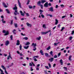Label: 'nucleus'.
<instances>
[{"mask_svg":"<svg viewBox=\"0 0 74 74\" xmlns=\"http://www.w3.org/2000/svg\"><path fill=\"white\" fill-rule=\"evenodd\" d=\"M49 32H50L49 34V36L50 37L51 35V32L50 30L46 32H41V33L42 35H44V34H47V33H49Z\"/></svg>","mask_w":74,"mask_h":74,"instance_id":"1","label":"nucleus"},{"mask_svg":"<svg viewBox=\"0 0 74 74\" xmlns=\"http://www.w3.org/2000/svg\"><path fill=\"white\" fill-rule=\"evenodd\" d=\"M2 32L3 33H5L4 34V36H7L9 34V32H8V31H7V32H6V31H5V30H3Z\"/></svg>","mask_w":74,"mask_h":74,"instance_id":"2","label":"nucleus"},{"mask_svg":"<svg viewBox=\"0 0 74 74\" xmlns=\"http://www.w3.org/2000/svg\"><path fill=\"white\" fill-rule=\"evenodd\" d=\"M49 11H51V12H53L54 11V10H53V8L52 7H51L49 8Z\"/></svg>","mask_w":74,"mask_h":74,"instance_id":"3","label":"nucleus"},{"mask_svg":"<svg viewBox=\"0 0 74 74\" xmlns=\"http://www.w3.org/2000/svg\"><path fill=\"white\" fill-rule=\"evenodd\" d=\"M14 15H16L17 14L19 15V13L18 12V10H15L14 11Z\"/></svg>","mask_w":74,"mask_h":74,"instance_id":"4","label":"nucleus"},{"mask_svg":"<svg viewBox=\"0 0 74 74\" xmlns=\"http://www.w3.org/2000/svg\"><path fill=\"white\" fill-rule=\"evenodd\" d=\"M20 12L21 16H25V14H26V12H25V11H24V13H23V12H22V11L21 10L20 11Z\"/></svg>","mask_w":74,"mask_h":74,"instance_id":"5","label":"nucleus"},{"mask_svg":"<svg viewBox=\"0 0 74 74\" xmlns=\"http://www.w3.org/2000/svg\"><path fill=\"white\" fill-rule=\"evenodd\" d=\"M44 7H48V2L46 3L44 5Z\"/></svg>","mask_w":74,"mask_h":74,"instance_id":"6","label":"nucleus"},{"mask_svg":"<svg viewBox=\"0 0 74 74\" xmlns=\"http://www.w3.org/2000/svg\"><path fill=\"white\" fill-rule=\"evenodd\" d=\"M53 60H54V58H51L49 59V60L50 62H52L53 61Z\"/></svg>","mask_w":74,"mask_h":74,"instance_id":"7","label":"nucleus"},{"mask_svg":"<svg viewBox=\"0 0 74 74\" xmlns=\"http://www.w3.org/2000/svg\"><path fill=\"white\" fill-rule=\"evenodd\" d=\"M18 5L20 8H22V6H21V4L19 2V0H18Z\"/></svg>","mask_w":74,"mask_h":74,"instance_id":"8","label":"nucleus"},{"mask_svg":"<svg viewBox=\"0 0 74 74\" xmlns=\"http://www.w3.org/2000/svg\"><path fill=\"white\" fill-rule=\"evenodd\" d=\"M10 58H11V59H12V57H11V55L10 54V53H9V55L8 56L7 59L8 60H9V59H10Z\"/></svg>","mask_w":74,"mask_h":74,"instance_id":"9","label":"nucleus"},{"mask_svg":"<svg viewBox=\"0 0 74 74\" xmlns=\"http://www.w3.org/2000/svg\"><path fill=\"white\" fill-rule=\"evenodd\" d=\"M40 64H38L36 66V70L38 71L39 70V67H40Z\"/></svg>","mask_w":74,"mask_h":74,"instance_id":"10","label":"nucleus"},{"mask_svg":"<svg viewBox=\"0 0 74 74\" xmlns=\"http://www.w3.org/2000/svg\"><path fill=\"white\" fill-rule=\"evenodd\" d=\"M20 45V41H19V40H18L17 41L16 45Z\"/></svg>","mask_w":74,"mask_h":74,"instance_id":"11","label":"nucleus"},{"mask_svg":"<svg viewBox=\"0 0 74 74\" xmlns=\"http://www.w3.org/2000/svg\"><path fill=\"white\" fill-rule=\"evenodd\" d=\"M9 41L8 40H7L6 41V42H5V45L6 46H7L8 44H9Z\"/></svg>","mask_w":74,"mask_h":74,"instance_id":"12","label":"nucleus"},{"mask_svg":"<svg viewBox=\"0 0 74 74\" xmlns=\"http://www.w3.org/2000/svg\"><path fill=\"white\" fill-rule=\"evenodd\" d=\"M2 4H3V5H4L5 8H7L8 7L6 5V4L5 3L3 2Z\"/></svg>","mask_w":74,"mask_h":74,"instance_id":"13","label":"nucleus"},{"mask_svg":"<svg viewBox=\"0 0 74 74\" xmlns=\"http://www.w3.org/2000/svg\"><path fill=\"white\" fill-rule=\"evenodd\" d=\"M60 63L61 64V65H62L63 64V60L62 59H61L60 60Z\"/></svg>","mask_w":74,"mask_h":74,"instance_id":"14","label":"nucleus"},{"mask_svg":"<svg viewBox=\"0 0 74 74\" xmlns=\"http://www.w3.org/2000/svg\"><path fill=\"white\" fill-rule=\"evenodd\" d=\"M26 25L28 26H30V27H32V25L30 24H29L28 23H26Z\"/></svg>","mask_w":74,"mask_h":74,"instance_id":"15","label":"nucleus"},{"mask_svg":"<svg viewBox=\"0 0 74 74\" xmlns=\"http://www.w3.org/2000/svg\"><path fill=\"white\" fill-rule=\"evenodd\" d=\"M34 47H36V46H37V45H36V43L34 44V43H33L32 44L31 46H33Z\"/></svg>","mask_w":74,"mask_h":74,"instance_id":"16","label":"nucleus"},{"mask_svg":"<svg viewBox=\"0 0 74 74\" xmlns=\"http://www.w3.org/2000/svg\"><path fill=\"white\" fill-rule=\"evenodd\" d=\"M41 1V3L42 4H43V3H45L46 2H47V1L45 0H42Z\"/></svg>","mask_w":74,"mask_h":74,"instance_id":"17","label":"nucleus"},{"mask_svg":"<svg viewBox=\"0 0 74 74\" xmlns=\"http://www.w3.org/2000/svg\"><path fill=\"white\" fill-rule=\"evenodd\" d=\"M5 11L7 12V14H10V12L8 9H6Z\"/></svg>","mask_w":74,"mask_h":74,"instance_id":"18","label":"nucleus"},{"mask_svg":"<svg viewBox=\"0 0 74 74\" xmlns=\"http://www.w3.org/2000/svg\"><path fill=\"white\" fill-rule=\"evenodd\" d=\"M17 9H18V8H17V6H15V7H14L13 8V10H17Z\"/></svg>","mask_w":74,"mask_h":74,"instance_id":"19","label":"nucleus"},{"mask_svg":"<svg viewBox=\"0 0 74 74\" xmlns=\"http://www.w3.org/2000/svg\"><path fill=\"white\" fill-rule=\"evenodd\" d=\"M16 32V30L14 29L12 31V32L14 34H16V32Z\"/></svg>","mask_w":74,"mask_h":74,"instance_id":"20","label":"nucleus"},{"mask_svg":"<svg viewBox=\"0 0 74 74\" xmlns=\"http://www.w3.org/2000/svg\"><path fill=\"white\" fill-rule=\"evenodd\" d=\"M37 3L38 4V5H41V1H38Z\"/></svg>","mask_w":74,"mask_h":74,"instance_id":"21","label":"nucleus"},{"mask_svg":"<svg viewBox=\"0 0 74 74\" xmlns=\"http://www.w3.org/2000/svg\"><path fill=\"white\" fill-rule=\"evenodd\" d=\"M50 53L51 55L52 56H53V51H51L50 52Z\"/></svg>","mask_w":74,"mask_h":74,"instance_id":"22","label":"nucleus"},{"mask_svg":"<svg viewBox=\"0 0 74 74\" xmlns=\"http://www.w3.org/2000/svg\"><path fill=\"white\" fill-rule=\"evenodd\" d=\"M29 45L27 46V47L24 46V49H28V48H29Z\"/></svg>","mask_w":74,"mask_h":74,"instance_id":"23","label":"nucleus"},{"mask_svg":"<svg viewBox=\"0 0 74 74\" xmlns=\"http://www.w3.org/2000/svg\"><path fill=\"white\" fill-rule=\"evenodd\" d=\"M36 39L37 40H40V39H41V37L39 36V37H37L36 38Z\"/></svg>","mask_w":74,"mask_h":74,"instance_id":"24","label":"nucleus"},{"mask_svg":"<svg viewBox=\"0 0 74 74\" xmlns=\"http://www.w3.org/2000/svg\"><path fill=\"white\" fill-rule=\"evenodd\" d=\"M40 53H41V55H44V53H43V51H42V50H41L40 51Z\"/></svg>","mask_w":74,"mask_h":74,"instance_id":"25","label":"nucleus"},{"mask_svg":"<svg viewBox=\"0 0 74 74\" xmlns=\"http://www.w3.org/2000/svg\"><path fill=\"white\" fill-rule=\"evenodd\" d=\"M1 21L2 22H3V23H5V22H6V21H4V19L3 18L1 20Z\"/></svg>","mask_w":74,"mask_h":74,"instance_id":"26","label":"nucleus"},{"mask_svg":"<svg viewBox=\"0 0 74 74\" xmlns=\"http://www.w3.org/2000/svg\"><path fill=\"white\" fill-rule=\"evenodd\" d=\"M30 44V42H27L25 44V45H29Z\"/></svg>","mask_w":74,"mask_h":74,"instance_id":"27","label":"nucleus"},{"mask_svg":"<svg viewBox=\"0 0 74 74\" xmlns=\"http://www.w3.org/2000/svg\"><path fill=\"white\" fill-rule=\"evenodd\" d=\"M51 49V46H49L48 47H47V51H48L49 50Z\"/></svg>","mask_w":74,"mask_h":74,"instance_id":"28","label":"nucleus"},{"mask_svg":"<svg viewBox=\"0 0 74 74\" xmlns=\"http://www.w3.org/2000/svg\"><path fill=\"white\" fill-rule=\"evenodd\" d=\"M23 40H28V38L27 37H25L23 38Z\"/></svg>","mask_w":74,"mask_h":74,"instance_id":"29","label":"nucleus"},{"mask_svg":"<svg viewBox=\"0 0 74 74\" xmlns=\"http://www.w3.org/2000/svg\"><path fill=\"white\" fill-rule=\"evenodd\" d=\"M58 23V20L56 19L55 25H57Z\"/></svg>","mask_w":74,"mask_h":74,"instance_id":"30","label":"nucleus"},{"mask_svg":"<svg viewBox=\"0 0 74 74\" xmlns=\"http://www.w3.org/2000/svg\"><path fill=\"white\" fill-rule=\"evenodd\" d=\"M71 56H70L69 57V60L70 61H71Z\"/></svg>","mask_w":74,"mask_h":74,"instance_id":"31","label":"nucleus"},{"mask_svg":"<svg viewBox=\"0 0 74 74\" xmlns=\"http://www.w3.org/2000/svg\"><path fill=\"white\" fill-rule=\"evenodd\" d=\"M42 27H43V28H44V29H46V25H45V24H43V25Z\"/></svg>","mask_w":74,"mask_h":74,"instance_id":"32","label":"nucleus"},{"mask_svg":"<svg viewBox=\"0 0 74 74\" xmlns=\"http://www.w3.org/2000/svg\"><path fill=\"white\" fill-rule=\"evenodd\" d=\"M47 16H49L51 18L53 16L52 15L49 14H47Z\"/></svg>","mask_w":74,"mask_h":74,"instance_id":"33","label":"nucleus"},{"mask_svg":"<svg viewBox=\"0 0 74 74\" xmlns=\"http://www.w3.org/2000/svg\"><path fill=\"white\" fill-rule=\"evenodd\" d=\"M45 56L47 57H48V54L47 53H45Z\"/></svg>","mask_w":74,"mask_h":74,"instance_id":"34","label":"nucleus"},{"mask_svg":"<svg viewBox=\"0 0 74 74\" xmlns=\"http://www.w3.org/2000/svg\"><path fill=\"white\" fill-rule=\"evenodd\" d=\"M39 56H34V57H33V59H34V58H38Z\"/></svg>","mask_w":74,"mask_h":74,"instance_id":"35","label":"nucleus"},{"mask_svg":"<svg viewBox=\"0 0 74 74\" xmlns=\"http://www.w3.org/2000/svg\"><path fill=\"white\" fill-rule=\"evenodd\" d=\"M28 7L30 9H32L33 8V7L30 5H29Z\"/></svg>","mask_w":74,"mask_h":74,"instance_id":"36","label":"nucleus"},{"mask_svg":"<svg viewBox=\"0 0 74 74\" xmlns=\"http://www.w3.org/2000/svg\"><path fill=\"white\" fill-rule=\"evenodd\" d=\"M19 48H20V50H21V49H22V45H20L19 46Z\"/></svg>","mask_w":74,"mask_h":74,"instance_id":"37","label":"nucleus"},{"mask_svg":"<svg viewBox=\"0 0 74 74\" xmlns=\"http://www.w3.org/2000/svg\"><path fill=\"white\" fill-rule=\"evenodd\" d=\"M29 2H30V1H29V0H28L27 2V5L29 4Z\"/></svg>","mask_w":74,"mask_h":74,"instance_id":"38","label":"nucleus"},{"mask_svg":"<svg viewBox=\"0 0 74 74\" xmlns=\"http://www.w3.org/2000/svg\"><path fill=\"white\" fill-rule=\"evenodd\" d=\"M60 55H61V53H59L58 54V57H59L60 56Z\"/></svg>","mask_w":74,"mask_h":74,"instance_id":"39","label":"nucleus"},{"mask_svg":"<svg viewBox=\"0 0 74 74\" xmlns=\"http://www.w3.org/2000/svg\"><path fill=\"white\" fill-rule=\"evenodd\" d=\"M58 45V43H54V45H55V46Z\"/></svg>","mask_w":74,"mask_h":74,"instance_id":"40","label":"nucleus"},{"mask_svg":"<svg viewBox=\"0 0 74 74\" xmlns=\"http://www.w3.org/2000/svg\"><path fill=\"white\" fill-rule=\"evenodd\" d=\"M60 6L61 7H62V8H63L64 7V6L63 5H60Z\"/></svg>","mask_w":74,"mask_h":74,"instance_id":"41","label":"nucleus"},{"mask_svg":"<svg viewBox=\"0 0 74 74\" xmlns=\"http://www.w3.org/2000/svg\"><path fill=\"white\" fill-rule=\"evenodd\" d=\"M58 58V56H57V55H55L54 57V58Z\"/></svg>","mask_w":74,"mask_h":74,"instance_id":"42","label":"nucleus"},{"mask_svg":"<svg viewBox=\"0 0 74 74\" xmlns=\"http://www.w3.org/2000/svg\"><path fill=\"white\" fill-rule=\"evenodd\" d=\"M48 65H49V68H51V64L49 63L48 64Z\"/></svg>","mask_w":74,"mask_h":74,"instance_id":"43","label":"nucleus"},{"mask_svg":"<svg viewBox=\"0 0 74 74\" xmlns=\"http://www.w3.org/2000/svg\"><path fill=\"white\" fill-rule=\"evenodd\" d=\"M44 72L45 74H48V72H47V71H44Z\"/></svg>","mask_w":74,"mask_h":74,"instance_id":"44","label":"nucleus"},{"mask_svg":"<svg viewBox=\"0 0 74 74\" xmlns=\"http://www.w3.org/2000/svg\"><path fill=\"white\" fill-rule=\"evenodd\" d=\"M34 60L35 62H37V60L36 59V58H34Z\"/></svg>","mask_w":74,"mask_h":74,"instance_id":"45","label":"nucleus"},{"mask_svg":"<svg viewBox=\"0 0 74 74\" xmlns=\"http://www.w3.org/2000/svg\"><path fill=\"white\" fill-rule=\"evenodd\" d=\"M1 74H4V73H3V71H1Z\"/></svg>","mask_w":74,"mask_h":74,"instance_id":"46","label":"nucleus"},{"mask_svg":"<svg viewBox=\"0 0 74 74\" xmlns=\"http://www.w3.org/2000/svg\"><path fill=\"white\" fill-rule=\"evenodd\" d=\"M64 27H62V28L61 29V31H62L63 30H64Z\"/></svg>","mask_w":74,"mask_h":74,"instance_id":"47","label":"nucleus"},{"mask_svg":"<svg viewBox=\"0 0 74 74\" xmlns=\"http://www.w3.org/2000/svg\"><path fill=\"white\" fill-rule=\"evenodd\" d=\"M14 26L16 27H18V26L17 25V24H14Z\"/></svg>","mask_w":74,"mask_h":74,"instance_id":"48","label":"nucleus"},{"mask_svg":"<svg viewBox=\"0 0 74 74\" xmlns=\"http://www.w3.org/2000/svg\"><path fill=\"white\" fill-rule=\"evenodd\" d=\"M36 47H34L33 51H36Z\"/></svg>","mask_w":74,"mask_h":74,"instance_id":"49","label":"nucleus"},{"mask_svg":"<svg viewBox=\"0 0 74 74\" xmlns=\"http://www.w3.org/2000/svg\"><path fill=\"white\" fill-rule=\"evenodd\" d=\"M39 12H44V11H43V10H40Z\"/></svg>","mask_w":74,"mask_h":74,"instance_id":"50","label":"nucleus"},{"mask_svg":"<svg viewBox=\"0 0 74 74\" xmlns=\"http://www.w3.org/2000/svg\"><path fill=\"white\" fill-rule=\"evenodd\" d=\"M41 16L43 18H44V16L43 14H41Z\"/></svg>","mask_w":74,"mask_h":74,"instance_id":"51","label":"nucleus"},{"mask_svg":"<svg viewBox=\"0 0 74 74\" xmlns=\"http://www.w3.org/2000/svg\"><path fill=\"white\" fill-rule=\"evenodd\" d=\"M26 14L27 16H29V13H26Z\"/></svg>","mask_w":74,"mask_h":74,"instance_id":"52","label":"nucleus"},{"mask_svg":"<svg viewBox=\"0 0 74 74\" xmlns=\"http://www.w3.org/2000/svg\"><path fill=\"white\" fill-rule=\"evenodd\" d=\"M72 38H73V37H72V36H71L69 38V39H70V40H72Z\"/></svg>","mask_w":74,"mask_h":74,"instance_id":"53","label":"nucleus"},{"mask_svg":"<svg viewBox=\"0 0 74 74\" xmlns=\"http://www.w3.org/2000/svg\"><path fill=\"white\" fill-rule=\"evenodd\" d=\"M66 16H62V18L63 19V18H66Z\"/></svg>","mask_w":74,"mask_h":74,"instance_id":"54","label":"nucleus"},{"mask_svg":"<svg viewBox=\"0 0 74 74\" xmlns=\"http://www.w3.org/2000/svg\"><path fill=\"white\" fill-rule=\"evenodd\" d=\"M45 67L46 68V69H49V67L48 66H45Z\"/></svg>","mask_w":74,"mask_h":74,"instance_id":"55","label":"nucleus"},{"mask_svg":"<svg viewBox=\"0 0 74 74\" xmlns=\"http://www.w3.org/2000/svg\"><path fill=\"white\" fill-rule=\"evenodd\" d=\"M40 7L41 8V9H42L43 8V6L42 5H40Z\"/></svg>","mask_w":74,"mask_h":74,"instance_id":"56","label":"nucleus"},{"mask_svg":"<svg viewBox=\"0 0 74 74\" xmlns=\"http://www.w3.org/2000/svg\"><path fill=\"white\" fill-rule=\"evenodd\" d=\"M10 38L11 40H12V35H11L10 36Z\"/></svg>","mask_w":74,"mask_h":74,"instance_id":"57","label":"nucleus"},{"mask_svg":"<svg viewBox=\"0 0 74 74\" xmlns=\"http://www.w3.org/2000/svg\"><path fill=\"white\" fill-rule=\"evenodd\" d=\"M74 30L72 32V34H72V35L74 34Z\"/></svg>","mask_w":74,"mask_h":74,"instance_id":"58","label":"nucleus"},{"mask_svg":"<svg viewBox=\"0 0 74 74\" xmlns=\"http://www.w3.org/2000/svg\"><path fill=\"white\" fill-rule=\"evenodd\" d=\"M13 23V20H11V25H12Z\"/></svg>","mask_w":74,"mask_h":74,"instance_id":"59","label":"nucleus"},{"mask_svg":"<svg viewBox=\"0 0 74 74\" xmlns=\"http://www.w3.org/2000/svg\"><path fill=\"white\" fill-rule=\"evenodd\" d=\"M33 8V9H34L35 8H36V6L35 5H34L33 7H32Z\"/></svg>","mask_w":74,"mask_h":74,"instance_id":"60","label":"nucleus"},{"mask_svg":"<svg viewBox=\"0 0 74 74\" xmlns=\"http://www.w3.org/2000/svg\"><path fill=\"white\" fill-rule=\"evenodd\" d=\"M56 8H58V5H56Z\"/></svg>","mask_w":74,"mask_h":74,"instance_id":"61","label":"nucleus"},{"mask_svg":"<svg viewBox=\"0 0 74 74\" xmlns=\"http://www.w3.org/2000/svg\"><path fill=\"white\" fill-rule=\"evenodd\" d=\"M30 69H31V71H33V69H32V67H31L30 68Z\"/></svg>","mask_w":74,"mask_h":74,"instance_id":"62","label":"nucleus"},{"mask_svg":"<svg viewBox=\"0 0 74 74\" xmlns=\"http://www.w3.org/2000/svg\"><path fill=\"white\" fill-rule=\"evenodd\" d=\"M48 5H49V6H51V3H49Z\"/></svg>","mask_w":74,"mask_h":74,"instance_id":"63","label":"nucleus"},{"mask_svg":"<svg viewBox=\"0 0 74 74\" xmlns=\"http://www.w3.org/2000/svg\"><path fill=\"white\" fill-rule=\"evenodd\" d=\"M29 65L30 66H32V64L31 63H30Z\"/></svg>","mask_w":74,"mask_h":74,"instance_id":"64","label":"nucleus"}]
</instances>
